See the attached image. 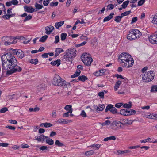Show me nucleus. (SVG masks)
Here are the masks:
<instances>
[{"label":"nucleus","mask_w":157,"mask_h":157,"mask_svg":"<svg viewBox=\"0 0 157 157\" xmlns=\"http://www.w3.org/2000/svg\"><path fill=\"white\" fill-rule=\"evenodd\" d=\"M17 61L14 56L12 55L6 63L5 67L2 69L6 70V74L9 76L14 73L19 72L22 70L21 68L17 66Z\"/></svg>","instance_id":"f257e3e1"},{"label":"nucleus","mask_w":157,"mask_h":157,"mask_svg":"<svg viewBox=\"0 0 157 157\" xmlns=\"http://www.w3.org/2000/svg\"><path fill=\"white\" fill-rule=\"evenodd\" d=\"M75 49L71 48L68 49L64 53L63 61L66 62L71 61V59L76 56Z\"/></svg>","instance_id":"f03ea898"},{"label":"nucleus","mask_w":157,"mask_h":157,"mask_svg":"<svg viewBox=\"0 0 157 157\" xmlns=\"http://www.w3.org/2000/svg\"><path fill=\"white\" fill-rule=\"evenodd\" d=\"M53 84L56 86H61L63 88L67 87L70 84L63 79L59 75H56L53 78L52 82Z\"/></svg>","instance_id":"7ed1b4c3"},{"label":"nucleus","mask_w":157,"mask_h":157,"mask_svg":"<svg viewBox=\"0 0 157 157\" xmlns=\"http://www.w3.org/2000/svg\"><path fill=\"white\" fill-rule=\"evenodd\" d=\"M141 35V33L137 29H131L127 35V38L129 40L132 41L140 38Z\"/></svg>","instance_id":"20e7f679"},{"label":"nucleus","mask_w":157,"mask_h":157,"mask_svg":"<svg viewBox=\"0 0 157 157\" xmlns=\"http://www.w3.org/2000/svg\"><path fill=\"white\" fill-rule=\"evenodd\" d=\"M143 80L147 82L152 81L154 78L155 76L153 71L151 70L148 72H145V73L141 75Z\"/></svg>","instance_id":"39448f33"},{"label":"nucleus","mask_w":157,"mask_h":157,"mask_svg":"<svg viewBox=\"0 0 157 157\" xmlns=\"http://www.w3.org/2000/svg\"><path fill=\"white\" fill-rule=\"evenodd\" d=\"M81 59L84 64L86 66H90L93 61V59L90 56L86 53H83L81 56Z\"/></svg>","instance_id":"423d86ee"},{"label":"nucleus","mask_w":157,"mask_h":157,"mask_svg":"<svg viewBox=\"0 0 157 157\" xmlns=\"http://www.w3.org/2000/svg\"><path fill=\"white\" fill-rule=\"evenodd\" d=\"M2 39L7 40V41L5 42L4 44L5 45H8L16 43L17 42V39H18L17 37H8L4 36L2 38Z\"/></svg>","instance_id":"0eeeda50"},{"label":"nucleus","mask_w":157,"mask_h":157,"mask_svg":"<svg viewBox=\"0 0 157 157\" xmlns=\"http://www.w3.org/2000/svg\"><path fill=\"white\" fill-rule=\"evenodd\" d=\"M131 56L126 52H123L119 56V59L120 60L119 61L121 63L123 64L124 63L128 60V59L131 58Z\"/></svg>","instance_id":"6e6552de"},{"label":"nucleus","mask_w":157,"mask_h":157,"mask_svg":"<svg viewBox=\"0 0 157 157\" xmlns=\"http://www.w3.org/2000/svg\"><path fill=\"white\" fill-rule=\"evenodd\" d=\"M10 52L11 54L13 53L14 55H16L18 57L21 59L24 57V53L21 50L10 49Z\"/></svg>","instance_id":"1a4fd4ad"},{"label":"nucleus","mask_w":157,"mask_h":157,"mask_svg":"<svg viewBox=\"0 0 157 157\" xmlns=\"http://www.w3.org/2000/svg\"><path fill=\"white\" fill-rule=\"evenodd\" d=\"M12 55V54L10 52L2 56L1 59L2 67H5L6 63H7V62L10 59Z\"/></svg>","instance_id":"9d476101"},{"label":"nucleus","mask_w":157,"mask_h":157,"mask_svg":"<svg viewBox=\"0 0 157 157\" xmlns=\"http://www.w3.org/2000/svg\"><path fill=\"white\" fill-rule=\"evenodd\" d=\"M134 63V60L132 56L129 58L125 62L122 64V66L123 67L127 68H129L132 66Z\"/></svg>","instance_id":"9b49d317"},{"label":"nucleus","mask_w":157,"mask_h":157,"mask_svg":"<svg viewBox=\"0 0 157 157\" xmlns=\"http://www.w3.org/2000/svg\"><path fill=\"white\" fill-rule=\"evenodd\" d=\"M150 43L153 44H157V34H153L150 35L148 38Z\"/></svg>","instance_id":"f8f14e48"},{"label":"nucleus","mask_w":157,"mask_h":157,"mask_svg":"<svg viewBox=\"0 0 157 157\" xmlns=\"http://www.w3.org/2000/svg\"><path fill=\"white\" fill-rule=\"evenodd\" d=\"M25 11L29 13H32L34 11H36L37 10L35 11V9L33 8L32 6H28L26 5L24 6Z\"/></svg>","instance_id":"ddd939ff"},{"label":"nucleus","mask_w":157,"mask_h":157,"mask_svg":"<svg viewBox=\"0 0 157 157\" xmlns=\"http://www.w3.org/2000/svg\"><path fill=\"white\" fill-rule=\"evenodd\" d=\"M105 72V69H101L100 70L96 71V72H94V75L98 76H102L104 75V73Z\"/></svg>","instance_id":"4468645a"},{"label":"nucleus","mask_w":157,"mask_h":157,"mask_svg":"<svg viewBox=\"0 0 157 157\" xmlns=\"http://www.w3.org/2000/svg\"><path fill=\"white\" fill-rule=\"evenodd\" d=\"M54 27L52 25H49L45 28V33L47 34H50L54 29Z\"/></svg>","instance_id":"2eb2a0df"},{"label":"nucleus","mask_w":157,"mask_h":157,"mask_svg":"<svg viewBox=\"0 0 157 157\" xmlns=\"http://www.w3.org/2000/svg\"><path fill=\"white\" fill-rule=\"evenodd\" d=\"M72 121L71 120H67L66 121L65 119L62 118H60L59 119L56 121V122L59 123H63V124H67L68 122H72Z\"/></svg>","instance_id":"dca6fc26"},{"label":"nucleus","mask_w":157,"mask_h":157,"mask_svg":"<svg viewBox=\"0 0 157 157\" xmlns=\"http://www.w3.org/2000/svg\"><path fill=\"white\" fill-rule=\"evenodd\" d=\"M129 112L128 109H121L120 111V114L124 116H128Z\"/></svg>","instance_id":"f3484780"},{"label":"nucleus","mask_w":157,"mask_h":157,"mask_svg":"<svg viewBox=\"0 0 157 157\" xmlns=\"http://www.w3.org/2000/svg\"><path fill=\"white\" fill-rule=\"evenodd\" d=\"M60 60L59 59H57L56 61H52L51 62V64L52 65H57V66H59L60 64Z\"/></svg>","instance_id":"a211bd4d"},{"label":"nucleus","mask_w":157,"mask_h":157,"mask_svg":"<svg viewBox=\"0 0 157 157\" xmlns=\"http://www.w3.org/2000/svg\"><path fill=\"white\" fill-rule=\"evenodd\" d=\"M64 23V21H61L56 23L55 24V27L57 29H59L60 27L62 26Z\"/></svg>","instance_id":"6ab92c4d"},{"label":"nucleus","mask_w":157,"mask_h":157,"mask_svg":"<svg viewBox=\"0 0 157 157\" xmlns=\"http://www.w3.org/2000/svg\"><path fill=\"white\" fill-rule=\"evenodd\" d=\"M46 140V143L50 145H52L54 143V141L51 138H47Z\"/></svg>","instance_id":"aec40b11"},{"label":"nucleus","mask_w":157,"mask_h":157,"mask_svg":"<svg viewBox=\"0 0 157 157\" xmlns=\"http://www.w3.org/2000/svg\"><path fill=\"white\" fill-rule=\"evenodd\" d=\"M112 125H115L117 126V125H118L119 124L120 125H119L120 126H121V124H122V125H124V124L123 123H122L120 121H114L113 123L112 124Z\"/></svg>","instance_id":"412c9836"},{"label":"nucleus","mask_w":157,"mask_h":157,"mask_svg":"<svg viewBox=\"0 0 157 157\" xmlns=\"http://www.w3.org/2000/svg\"><path fill=\"white\" fill-rule=\"evenodd\" d=\"M121 83V82L119 80H118L116 82L114 86V89L115 91H117V90Z\"/></svg>","instance_id":"4be33fe9"},{"label":"nucleus","mask_w":157,"mask_h":157,"mask_svg":"<svg viewBox=\"0 0 157 157\" xmlns=\"http://www.w3.org/2000/svg\"><path fill=\"white\" fill-rule=\"evenodd\" d=\"M94 152L93 150H90L86 151L85 152V154L86 156H90L94 154Z\"/></svg>","instance_id":"5701e85b"},{"label":"nucleus","mask_w":157,"mask_h":157,"mask_svg":"<svg viewBox=\"0 0 157 157\" xmlns=\"http://www.w3.org/2000/svg\"><path fill=\"white\" fill-rule=\"evenodd\" d=\"M78 78L79 80L82 81V82H84L86 80L88 79V78L87 77L84 75L79 76Z\"/></svg>","instance_id":"b1692460"},{"label":"nucleus","mask_w":157,"mask_h":157,"mask_svg":"<svg viewBox=\"0 0 157 157\" xmlns=\"http://www.w3.org/2000/svg\"><path fill=\"white\" fill-rule=\"evenodd\" d=\"M101 146V145L100 144H94L90 146H88V147H95L97 150H98L99 148Z\"/></svg>","instance_id":"393cba45"},{"label":"nucleus","mask_w":157,"mask_h":157,"mask_svg":"<svg viewBox=\"0 0 157 157\" xmlns=\"http://www.w3.org/2000/svg\"><path fill=\"white\" fill-rule=\"evenodd\" d=\"M67 36V33H63L61 34L60 38L62 41H64L66 39Z\"/></svg>","instance_id":"a878e982"},{"label":"nucleus","mask_w":157,"mask_h":157,"mask_svg":"<svg viewBox=\"0 0 157 157\" xmlns=\"http://www.w3.org/2000/svg\"><path fill=\"white\" fill-rule=\"evenodd\" d=\"M29 62L32 64L36 65L38 63V60L37 59H30Z\"/></svg>","instance_id":"bb28decb"},{"label":"nucleus","mask_w":157,"mask_h":157,"mask_svg":"<svg viewBox=\"0 0 157 157\" xmlns=\"http://www.w3.org/2000/svg\"><path fill=\"white\" fill-rule=\"evenodd\" d=\"M55 144L58 147H62L64 145L63 143H61L60 141L58 140H56Z\"/></svg>","instance_id":"cd10ccee"},{"label":"nucleus","mask_w":157,"mask_h":157,"mask_svg":"<svg viewBox=\"0 0 157 157\" xmlns=\"http://www.w3.org/2000/svg\"><path fill=\"white\" fill-rule=\"evenodd\" d=\"M122 16L121 15L116 16L114 21L117 23L120 22L122 18Z\"/></svg>","instance_id":"c85d7f7f"},{"label":"nucleus","mask_w":157,"mask_h":157,"mask_svg":"<svg viewBox=\"0 0 157 157\" xmlns=\"http://www.w3.org/2000/svg\"><path fill=\"white\" fill-rule=\"evenodd\" d=\"M48 37V36L47 35H44L40 39L39 41L42 42H44L45 41Z\"/></svg>","instance_id":"c756f323"},{"label":"nucleus","mask_w":157,"mask_h":157,"mask_svg":"<svg viewBox=\"0 0 157 157\" xmlns=\"http://www.w3.org/2000/svg\"><path fill=\"white\" fill-rule=\"evenodd\" d=\"M39 142H43L45 138H48V137L44 136V135H41L39 136Z\"/></svg>","instance_id":"7c9ffc66"},{"label":"nucleus","mask_w":157,"mask_h":157,"mask_svg":"<svg viewBox=\"0 0 157 157\" xmlns=\"http://www.w3.org/2000/svg\"><path fill=\"white\" fill-rule=\"evenodd\" d=\"M130 2L129 1H125L123 2L121 6L124 9H125L127 7V5Z\"/></svg>","instance_id":"2f4dec72"},{"label":"nucleus","mask_w":157,"mask_h":157,"mask_svg":"<svg viewBox=\"0 0 157 157\" xmlns=\"http://www.w3.org/2000/svg\"><path fill=\"white\" fill-rule=\"evenodd\" d=\"M113 105L111 104L108 105L106 107L105 111V112H107L109 110L110 112Z\"/></svg>","instance_id":"473e14b6"},{"label":"nucleus","mask_w":157,"mask_h":157,"mask_svg":"<svg viewBox=\"0 0 157 157\" xmlns=\"http://www.w3.org/2000/svg\"><path fill=\"white\" fill-rule=\"evenodd\" d=\"M35 5L36 8L37 10L40 9L43 7V6L42 5L38 4L36 2L35 3Z\"/></svg>","instance_id":"72a5a7b5"},{"label":"nucleus","mask_w":157,"mask_h":157,"mask_svg":"<svg viewBox=\"0 0 157 157\" xmlns=\"http://www.w3.org/2000/svg\"><path fill=\"white\" fill-rule=\"evenodd\" d=\"M132 106L131 102H129L128 104L125 103L123 105V107L125 108H130Z\"/></svg>","instance_id":"f704fd0d"},{"label":"nucleus","mask_w":157,"mask_h":157,"mask_svg":"<svg viewBox=\"0 0 157 157\" xmlns=\"http://www.w3.org/2000/svg\"><path fill=\"white\" fill-rule=\"evenodd\" d=\"M147 117L148 118L151 119H154L155 116L154 115V114L148 113L147 114Z\"/></svg>","instance_id":"c9c22d12"},{"label":"nucleus","mask_w":157,"mask_h":157,"mask_svg":"<svg viewBox=\"0 0 157 157\" xmlns=\"http://www.w3.org/2000/svg\"><path fill=\"white\" fill-rule=\"evenodd\" d=\"M111 109L110 110V112L113 114H116L117 113V109L113 106Z\"/></svg>","instance_id":"e433bc0d"},{"label":"nucleus","mask_w":157,"mask_h":157,"mask_svg":"<svg viewBox=\"0 0 157 157\" xmlns=\"http://www.w3.org/2000/svg\"><path fill=\"white\" fill-rule=\"evenodd\" d=\"M111 122L109 120H106L105 122L101 124L102 126L109 125L111 124Z\"/></svg>","instance_id":"4c0bfd02"},{"label":"nucleus","mask_w":157,"mask_h":157,"mask_svg":"<svg viewBox=\"0 0 157 157\" xmlns=\"http://www.w3.org/2000/svg\"><path fill=\"white\" fill-rule=\"evenodd\" d=\"M131 13V11L130 10L126 11L121 13V15L122 16V17H123L124 16L128 15L130 13Z\"/></svg>","instance_id":"58836bf2"},{"label":"nucleus","mask_w":157,"mask_h":157,"mask_svg":"<svg viewBox=\"0 0 157 157\" xmlns=\"http://www.w3.org/2000/svg\"><path fill=\"white\" fill-rule=\"evenodd\" d=\"M64 51V50L61 48H57L55 50V52L57 53L59 55L60 53Z\"/></svg>","instance_id":"ea45409f"},{"label":"nucleus","mask_w":157,"mask_h":157,"mask_svg":"<svg viewBox=\"0 0 157 157\" xmlns=\"http://www.w3.org/2000/svg\"><path fill=\"white\" fill-rule=\"evenodd\" d=\"M124 121L126 124H131L132 123V121L131 120H128L127 119H125L124 120Z\"/></svg>","instance_id":"a19ab883"},{"label":"nucleus","mask_w":157,"mask_h":157,"mask_svg":"<svg viewBox=\"0 0 157 157\" xmlns=\"http://www.w3.org/2000/svg\"><path fill=\"white\" fill-rule=\"evenodd\" d=\"M129 113H128V115H134L136 113V111L135 110L131 109H129Z\"/></svg>","instance_id":"79ce46f5"},{"label":"nucleus","mask_w":157,"mask_h":157,"mask_svg":"<svg viewBox=\"0 0 157 157\" xmlns=\"http://www.w3.org/2000/svg\"><path fill=\"white\" fill-rule=\"evenodd\" d=\"M152 22L155 24H157V14L153 17Z\"/></svg>","instance_id":"37998d69"},{"label":"nucleus","mask_w":157,"mask_h":157,"mask_svg":"<svg viewBox=\"0 0 157 157\" xmlns=\"http://www.w3.org/2000/svg\"><path fill=\"white\" fill-rule=\"evenodd\" d=\"M116 77L117 78H122L123 79H124V81H124V82H126L127 81V79H125V78H124L123 77V76H122L121 75H119L117 74L116 75Z\"/></svg>","instance_id":"c03bdc74"},{"label":"nucleus","mask_w":157,"mask_h":157,"mask_svg":"<svg viewBox=\"0 0 157 157\" xmlns=\"http://www.w3.org/2000/svg\"><path fill=\"white\" fill-rule=\"evenodd\" d=\"M44 127L45 128H48L53 125L50 123L46 122L44 123Z\"/></svg>","instance_id":"a18cd8bd"},{"label":"nucleus","mask_w":157,"mask_h":157,"mask_svg":"<svg viewBox=\"0 0 157 157\" xmlns=\"http://www.w3.org/2000/svg\"><path fill=\"white\" fill-rule=\"evenodd\" d=\"M58 3H59L57 2H52L50 3V5L52 7L56 6L58 5Z\"/></svg>","instance_id":"49530a36"},{"label":"nucleus","mask_w":157,"mask_h":157,"mask_svg":"<svg viewBox=\"0 0 157 157\" xmlns=\"http://www.w3.org/2000/svg\"><path fill=\"white\" fill-rule=\"evenodd\" d=\"M151 91L157 92V86L155 85L152 86L151 87Z\"/></svg>","instance_id":"de8ad7c7"},{"label":"nucleus","mask_w":157,"mask_h":157,"mask_svg":"<svg viewBox=\"0 0 157 157\" xmlns=\"http://www.w3.org/2000/svg\"><path fill=\"white\" fill-rule=\"evenodd\" d=\"M32 18V16L30 15H29L28 16H26V17L24 20V21L25 22L26 21L29 20Z\"/></svg>","instance_id":"09e8293b"},{"label":"nucleus","mask_w":157,"mask_h":157,"mask_svg":"<svg viewBox=\"0 0 157 157\" xmlns=\"http://www.w3.org/2000/svg\"><path fill=\"white\" fill-rule=\"evenodd\" d=\"M5 127L12 130H14L16 129L15 127L10 125L6 126Z\"/></svg>","instance_id":"8fccbe9b"},{"label":"nucleus","mask_w":157,"mask_h":157,"mask_svg":"<svg viewBox=\"0 0 157 157\" xmlns=\"http://www.w3.org/2000/svg\"><path fill=\"white\" fill-rule=\"evenodd\" d=\"M8 110V109L6 107H4L0 110V113H4Z\"/></svg>","instance_id":"3c124183"},{"label":"nucleus","mask_w":157,"mask_h":157,"mask_svg":"<svg viewBox=\"0 0 157 157\" xmlns=\"http://www.w3.org/2000/svg\"><path fill=\"white\" fill-rule=\"evenodd\" d=\"M59 41V37L58 35L56 36L55 37V41L54 43L56 44Z\"/></svg>","instance_id":"603ef678"},{"label":"nucleus","mask_w":157,"mask_h":157,"mask_svg":"<svg viewBox=\"0 0 157 157\" xmlns=\"http://www.w3.org/2000/svg\"><path fill=\"white\" fill-rule=\"evenodd\" d=\"M114 8V5L112 4H110L109 5L107 6V10H112Z\"/></svg>","instance_id":"864d4df0"},{"label":"nucleus","mask_w":157,"mask_h":157,"mask_svg":"<svg viewBox=\"0 0 157 157\" xmlns=\"http://www.w3.org/2000/svg\"><path fill=\"white\" fill-rule=\"evenodd\" d=\"M71 108L72 105H67L64 107V109L66 110H68Z\"/></svg>","instance_id":"5fc2aeb1"},{"label":"nucleus","mask_w":157,"mask_h":157,"mask_svg":"<svg viewBox=\"0 0 157 157\" xmlns=\"http://www.w3.org/2000/svg\"><path fill=\"white\" fill-rule=\"evenodd\" d=\"M126 153V152H125V150L124 151H121V150H119L117 151V154L118 155L119 154H124Z\"/></svg>","instance_id":"6e6d98bb"},{"label":"nucleus","mask_w":157,"mask_h":157,"mask_svg":"<svg viewBox=\"0 0 157 157\" xmlns=\"http://www.w3.org/2000/svg\"><path fill=\"white\" fill-rule=\"evenodd\" d=\"M80 115L82 116L83 117H87V115L86 113L85 112V111L83 110L81 111V113H80Z\"/></svg>","instance_id":"4d7b16f0"},{"label":"nucleus","mask_w":157,"mask_h":157,"mask_svg":"<svg viewBox=\"0 0 157 157\" xmlns=\"http://www.w3.org/2000/svg\"><path fill=\"white\" fill-rule=\"evenodd\" d=\"M86 43V41H84L80 44L75 45V46L76 47H78L85 45Z\"/></svg>","instance_id":"13d9d810"},{"label":"nucleus","mask_w":157,"mask_h":157,"mask_svg":"<svg viewBox=\"0 0 157 157\" xmlns=\"http://www.w3.org/2000/svg\"><path fill=\"white\" fill-rule=\"evenodd\" d=\"M151 140V139L150 138H148L146 139L140 140V142L141 143H146V142H147L149 141V140Z\"/></svg>","instance_id":"bf43d9fd"},{"label":"nucleus","mask_w":157,"mask_h":157,"mask_svg":"<svg viewBox=\"0 0 157 157\" xmlns=\"http://www.w3.org/2000/svg\"><path fill=\"white\" fill-rule=\"evenodd\" d=\"M145 0H140L138 2V6H141L145 2Z\"/></svg>","instance_id":"052dcab7"},{"label":"nucleus","mask_w":157,"mask_h":157,"mask_svg":"<svg viewBox=\"0 0 157 157\" xmlns=\"http://www.w3.org/2000/svg\"><path fill=\"white\" fill-rule=\"evenodd\" d=\"M123 105V103H117L115 104V107L119 108L121 106Z\"/></svg>","instance_id":"680f3d73"},{"label":"nucleus","mask_w":157,"mask_h":157,"mask_svg":"<svg viewBox=\"0 0 157 157\" xmlns=\"http://www.w3.org/2000/svg\"><path fill=\"white\" fill-rule=\"evenodd\" d=\"M9 145V144L7 143H0V146L3 147H7Z\"/></svg>","instance_id":"e2e57ef3"},{"label":"nucleus","mask_w":157,"mask_h":157,"mask_svg":"<svg viewBox=\"0 0 157 157\" xmlns=\"http://www.w3.org/2000/svg\"><path fill=\"white\" fill-rule=\"evenodd\" d=\"M98 95L101 98H103L104 97V93L103 92H100L98 93Z\"/></svg>","instance_id":"0e129e2a"},{"label":"nucleus","mask_w":157,"mask_h":157,"mask_svg":"<svg viewBox=\"0 0 157 157\" xmlns=\"http://www.w3.org/2000/svg\"><path fill=\"white\" fill-rule=\"evenodd\" d=\"M9 122L10 123L14 124H16L17 123V121L15 120H9Z\"/></svg>","instance_id":"69168bd1"},{"label":"nucleus","mask_w":157,"mask_h":157,"mask_svg":"<svg viewBox=\"0 0 157 157\" xmlns=\"http://www.w3.org/2000/svg\"><path fill=\"white\" fill-rule=\"evenodd\" d=\"M12 4L16 5L18 4V2L17 0H12L11 1Z\"/></svg>","instance_id":"338daca9"},{"label":"nucleus","mask_w":157,"mask_h":157,"mask_svg":"<svg viewBox=\"0 0 157 157\" xmlns=\"http://www.w3.org/2000/svg\"><path fill=\"white\" fill-rule=\"evenodd\" d=\"M138 18L137 17H134L132 18L131 24H133V23L136 22Z\"/></svg>","instance_id":"774afa93"}]
</instances>
